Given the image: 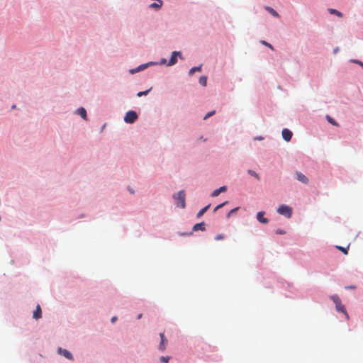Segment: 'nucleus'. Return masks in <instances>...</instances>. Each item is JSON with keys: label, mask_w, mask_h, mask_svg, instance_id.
I'll use <instances>...</instances> for the list:
<instances>
[{"label": "nucleus", "mask_w": 363, "mask_h": 363, "mask_svg": "<svg viewBox=\"0 0 363 363\" xmlns=\"http://www.w3.org/2000/svg\"><path fill=\"white\" fill-rule=\"evenodd\" d=\"M185 196V192L183 190L179 191L176 195L174 196V198L177 201V206L182 208H184L186 206Z\"/></svg>", "instance_id": "obj_2"}, {"label": "nucleus", "mask_w": 363, "mask_h": 363, "mask_svg": "<svg viewBox=\"0 0 363 363\" xmlns=\"http://www.w3.org/2000/svg\"><path fill=\"white\" fill-rule=\"evenodd\" d=\"M138 115L136 112L134 111H129L126 113L124 121L128 123H133L136 121Z\"/></svg>", "instance_id": "obj_4"}, {"label": "nucleus", "mask_w": 363, "mask_h": 363, "mask_svg": "<svg viewBox=\"0 0 363 363\" xmlns=\"http://www.w3.org/2000/svg\"><path fill=\"white\" fill-rule=\"evenodd\" d=\"M238 210V208H235L232 209L231 211H230L229 213H228V217H229L231 214L235 213Z\"/></svg>", "instance_id": "obj_29"}, {"label": "nucleus", "mask_w": 363, "mask_h": 363, "mask_svg": "<svg viewBox=\"0 0 363 363\" xmlns=\"http://www.w3.org/2000/svg\"><path fill=\"white\" fill-rule=\"evenodd\" d=\"M265 9L274 17H277V18L279 17V13L272 8L267 6V7H265Z\"/></svg>", "instance_id": "obj_16"}, {"label": "nucleus", "mask_w": 363, "mask_h": 363, "mask_svg": "<svg viewBox=\"0 0 363 363\" xmlns=\"http://www.w3.org/2000/svg\"><path fill=\"white\" fill-rule=\"evenodd\" d=\"M130 193L134 194V191H133V189H130Z\"/></svg>", "instance_id": "obj_39"}, {"label": "nucleus", "mask_w": 363, "mask_h": 363, "mask_svg": "<svg viewBox=\"0 0 363 363\" xmlns=\"http://www.w3.org/2000/svg\"><path fill=\"white\" fill-rule=\"evenodd\" d=\"M277 212L285 216L286 218H289L292 215V208L286 205H281L278 209Z\"/></svg>", "instance_id": "obj_3"}, {"label": "nucleus", "mask_w": 363, "mask_h": 363, "mask_svg": "<svg viewBox=\"0 0 363 363\" xmlns=\"http://www.w3.org/2000/svg\"><path fill=\"white\" fill-rule=\"evenodd\" d=\"M224 238V235H222V234H219V235H217L216 237H215V240H223Z\"/></svg>", "instance_id": "obj_28"}, {"label": "nucleus", "mask_w": 363, "mask_h": 363, "mask_svg": "<svg viewBox=\"0 0 363 363\" xmlns=\"http://www.w3.org/2000/svg\"><path fill=\"white\" fill-rule=\"evenodd\" d=\"M130 193L134 194V191H133V189H130Z\"/></svg>", "instance_id": "obj_40"}, {"label": "nucleus", "mask_w": 363, "mask_h": 363, "mask_svg": "<svg viewBox=\"0 0 363 363\" xmlns=\"http://www.w3.org/2000/svg\"><path fill=\"white\" fill-rule=\"evenodd\" d=\"M330 299L333 300V301L334 302V303L335 305L336 311L337 312L342 313L345 315L346 320H349L350 319L349 314L346 311L344 305L342 303V301H341L340 298H339V296L335 294L332 295L330 296Z\"/></svg>", "instance_id": "obj_1"}, {"label": "nucleus", "mask_w": 363, "mask_h": 363, "mask_svg": "<svg viewBox=\"0 0 363 363\" xmlns=\"http://www.w3.org/2000/svg\"><path fill=\"white\" fill-rule=\"evenodd\" d=\"M58 353L63 355L65 357H66L67 359H68L69 360H73V356L71 354V352L65 349H62V348L60 347L58 349Z\"/></svg>", "instance_id": "obj_7"}, {"label": "nucleus", "mask_w": 363, "mask_h": 363, "mask_svg": "<svg viewBox=\"0 0 363 363\" xmlns=\"http://www.w3.org/2000/svg\"><path fill=\"white\" fill-rule=\"evenodd\" d=\"M248 173L255 177V178H257L258 180H259V174H257L255 172L252 171V170H248Z\"/></svg>", "instance_id": "obj_24"}, {"label": "nucleus", "mask_w": 363, "mask_h": 363, "mask_svg": "<svg viewBox=\"0 0 363 363\" xmlns=\"http://www.w3.org/2000/svg\"><path fill=\"white\" fill-rule=\"evenodd\" d=\"M326 118H327V120L328 121V122L330 123L331 124H333L334 125H337V126L338 125V124L336 123V121L333 118H332L330 116H327Z\"/></svg>", "instance_id": "obj_22"}, {"label": "nucleus", "mask_w": 363, "mask_h": 363, "mask_svg": "<svg viewBox=\"0 0 363 363\" xmlns=\"http://www.w3.org/2000/svg\"><path fill=\"white\" fill-rule=\"evenodd\" d=\"M336 247H337L340 251H341L342 252H343L345 255H347V254H348V248H349V245H348L347 247H342V246H336Z\"/></svg>", "instance_id": "obj_21"}, {"label": "nucleus", "mask_w": 363, "mask_h": 363, "mask_svg": "<svg viewBox=\"0 0 363 363\" xmlns=\"http://www.w3.org/2000/svg\"><path fill=\"white\" fill-rule=\"evenodd\" d=\"M199 83L203 86H206V84H207V77L206 76H201L200 78H199Z\"/></svg>", "instance_id": "obj_19"}, {"label": "nucleus", "mask_w": 363, "mask_h": 363, "mask_svg": "<svg viewBox=\"0 0 363 363\" xmlns=\"http://www.w3.org/2000/svg\"><path fill=\"white\" fill-rule=\"evenodd\" d=\"M210 207V204L209 205H207L206 206L203 207V208H201L199 213H197V217L199 218L201 217V216H203L206 212V211L208 209V208Z\"/></svg>", "instance_id": "obj_17"}, {"label": "nucleus", "mask_w": 363, "mask_h": 363, "mask_svg": "<svg viewBox=\"0 0 363 363\" xmlns=\"http://www.w3.org/2000/svg\"><path fill=\"white\" fill-rule=\"evenodd\" d=\"M162 5V0H157V2L152 3L150 5V8L158 9H160Z\"/></svg>", "instance_id": "obj_14"}, {"label": "nucleus", "mask_w": 363, "mask_h": 363, "mask_svg": "<svg viewBox=\"0 0 363 363\" xmlns=\"http://www.w3.org/2000/svg\"><path fill=\"white\" fill-rule=\"evenodd\" d=\"M77 113L79 116H81V117L83 118L84 119L86 118V111L85 110V108H84L82 107L78 108Z\"/></svg>", "instance_id": "obj_15"}, {"label": "nucleus", "mask_w": 363, "mask_h": 363, "mask_svg": "<svg viewBox=\"0 0 363 363\" xmlns=\"http://www.w3.org/2000/svg\"><path fill=\"white\" fill-rule=\"evenodd\" d=\"M160 336L161 341H160V343L159 345V350L160 351L163 352L166 349V346L167 345V340L165 337L164 334L163 333H161L160 334Z\"/></svg>", "instance_id": "obj_6"}, {"label": "nucleus", "mask_w": 363, "mask_h": 363, "mask_svg": "<svg viewBox=\"0 0 363 363\" xmlns=\"http://www.w3.org/2000/svg\"><path fill=\"white\" fill-rule=\"evenodd\" d=\"M218 209H219V208H218V206H216V207H215V208H214L213 211H214V212H216V211H217Z\"/></svg>", "instance_id": "obj_35"}, {"label": "nucleus", "mask_w": 363, "mask_h": 363, "mask_svg": "<svg viewBox=\"0 0 363 363\" xmlns=\"http://www.w3.org/2000/svg\"><path fill=\"white\" fill-rule=\"evenodd\" d=\"M177 57H179L181 59H182L181 52L174 51L172 53V56H171L169 62H167V66H172V65H175L177 63Z\"/></svg>", "instance_id": "obj_5"}, {"label": "nucleus", "mask_w": 363, "mask_h": 363, "mask_svg": "<svg viewBox=\"0 0 363 363\" xmlns=\"http://www.w3.org/2000/svg\"><path fill=\"white\" fill-rule=\"evenodd\" d=\"M276 233L277 234H279V235H284L286 233V232L284 230H281V229H277L276 230Z\"/></svg>", "instance_id": "obj_30"}, {"label": "nucleus", "mask_w": 363, "mask_h": 363, "mask_svg": "<svg viewBox=\"0 0 363 363\" xmlns=\"http://www.w3.org/2000/svg\"><path fill=\"white\" fill-rule=\"evenodd\" d=\"M358 63L363 67V63L361 62H358Z\"/></svg>", "instance_id": "obj_36"}, {"label": "nucleus", "mask_w": 363, "mask_h": 363, "mask_svg": "<svg viewBox=\"0 0 363 363\" xmlns=\"http://www.w3.org/2000/svg\"><path fill=\"white\" fill-rule=\"evenodd\" d=\"M199 230H202V231L205 230V223H204V222H201V223H196V225H194V226L193 227V230L194 231H197Z\"/></svg>", "instance_id": "obj_13"}, {"label": "nucleus", "mask_w": 363, "mask_h": 363, "mask_svg": "<svg viewBox=\"0 0 363 363\" xmlns=\"http://www.w3.org/2000/svg\"><path fill=\"white\" fill-rule=\"evenodd\" d=\"M117 320V318L116 316H113L112 318H111V322L113 323L116 322V320Z\"/></svg>", "instance_id": "obj_33"}, {"label": "nucleus", "mask_w": 363, "mask_h": 363, "mask_svg": "<svg viewBox=\"0 0 363 363\" xmlns=\"http://www.w3.org/2000/svg\"><path fill=\"white\" fill-rule=\"evenodd\" d=\"M161 62H162V63H165V62H166V60H164H164H162Z\"/></svg>", "instance_id": "obj_37"}, {"label": "nucleus", "mask_w": 363, "mask_h": 363, "mask_svg": "<svg viewBox=\"0 0 363 363\" xmlns=\"http://www.w3.org/2000/svg\"><path fill=\"white\" fill-rule=\"evenodd\" d=\"M262 43L263 45H266V46L269 47L270 49L274 50L273 46H272L271 44L268 43L267 42H266V41H264V40H263V41H262Z\"/></svg>", "instance_id": "obj_27"}, {"label": "nucleus", "mask_w": 363, "mask_h": 363, "mask_svg": "<svg viewBox=\"0 0 363 363\" xmlns=\"http://www.w3.org/2000/svg\"><path fill=\"white\" fill-rule=\"evenodd\" d=\"M151 89H148V90H146V91H140L137 94V96L140 97L143 95H147L148 94V92L150 91Z\"/></svg>", "instance_id": "obj_25"}, {"label": "nucleus", "mask_w": 363, "mask_h": 363, "mask_svg": "<svg viewBox=\"0 0 363 363\" xmlns=\"http://www.w3.org/2000/svg\"><path fill=\"white\" fill-rule=\"evenodd\" d=\"M282 137H283L284 140H286V142L290 141L292 138L291 131L289 130V129L284 128L282 130Z\"/></svg>", "instance_id": "obj_9"}, {"label": "nucleus", "mask_w": 363, "mask_h": 363, "mask_svg": "<svg viewBox=\"0 0 363 363\" xmlns=\"http://www.w3.org/2000/svg\"><path fill=\"white\" fill-rule=\"evenodd\" d=\"M264 214L265 213L264 211L258 212L257 214V219L259 222L266 224L269 222V220L267 218L264 217Z\"/></svg>", "instance_id": "obj_10"}, {"label": "nucleus", "mask_w": 363, "mask_h": 363, "mask_svg": "<svg viewBox=\"0 0 363 363\" xmlns=\"http://www.w3.org/2000/svg\"><path fill=\"white\" fill-rule=\"evenodd\" d=\"M16 108V105H13V106H12V108Z\"/></svg>", "instance_id": "obj_41"}, {"label": "nucleus", "mask_w": 363, "mask_h": 363, "mask_svg": "<svg viewBox=\"0 0 363 363\" xmlns=\"http://www.w3.org/2000/svg\"><path fill=\"white\" fill-rule=\"evenodd\" d=\"M228 203V201H225L219 205H218V207L220 208H221L222 207H223L224 206H225L226 204Z\"/></svg>", "instance_id": "obj_32"}, {"label": "nucleus", "mask_w": 363, "mask_h": 363, "mask_svg": "<svg viewBox=\"0 0 363 363\" xmlns=\"http://www.w3.org/2000/svg\"><path fill=\"white\" fill-rule=\"evenodd\" d=\"M329 12L332 14H335L337 15V16L339 17H342V13L340 11H338L336 9H329Z\"/></svg>", "instance_id": "obj_20"}, {"label": "nucleus", "mask_w": 363, "mask_h": 363, "mask_svg": "<svg viewBox=\"0 0 363 363\" xmlns=\"http://www.w3.org/2000/svg\"><path fill=\"white\" fill-rule=\"evenodd\" d=\"M142 317V314L138 315V318L140 319Z\"/></svg>", "instance_id": "obj_38"}, {"label": "nucleus", "mask_w": 363, "mask_h": 363, "mask_svg": "<svg viewBox=\"0 0 363 363\" xmlns=\"http://www.w3.org/2000/svg\"><path fill=\"white\" fill-rule=\"evenodd\" d=\"M355 286H347L346 289H354Z\"/></svg>", "instance_id": "obj_34"}, {"label": "nucleus", "mask_w": 363, "mask_h": 363, "mask_svg": "<svg viewBox=\"0 0 363 363\" xmlns=\"http://www.w3.org/2000/svg\"><path fill=\"white\" fill-rule=\"evenodd\" d=\"M226 190H227L226 186H223L220 187L219 189H217L214 190V191L212 192L211 196H212L213 197H216V196H218L220 193L226 191Z\"/></svg>", "instance_id": "obj_12"}, {"label": "nucleus", "mask_w": 363, "mask_h": 363, "mask_svg": "<svg viewBox=\"0 0 363 363\" xmlns=\"http://www.w3.org/2000/svg\"><path fill=\"white\" fill-rule=\"evenodd\" d=\"M201 69V65L194 67L191 69H190L189 74V75H192L195 72H200Z\"/></svg>", "instance_id": "obj_18"}, {"label": "nucleus", "mask_w": 363, "mask_h": 363, "mask_svg": "<svg viewBox=\"0 0 363 363\" xmlns=\"http://www.w3.org/2000/svg\"><path fill=\"white\" fill-rule=\"evenodd\" d=\"M296 179L301 182V183L303 184H308V179L307 178V177L306 175H304L303 173L301 172H297L296 173Z\"/></svg>", "instance_id": "obj_8"}, {"label": "nucleus", "mask_w": 363, "mask_h": 363, "mask_svg": "<svg viewBox=\"0 0 363 363\" xmlns=\"http://www.w3.org/2000/svg\"><path fill=\"white\" fill-rule=\"evenodd\" d=\"M147 67V65H142L137 69V71L142 70Z\"/></svg>", "instance_id": "obj_31"}, {"label": "nucleus", "mask_w": 363, "mask_h": 363, "mask_svg": "<svg viewBox=\"0 0 363 363\" xmlns=\"http://www.w3.org/2000/svg\"><path fill=\"white\" fill-rule=\"evenodd\" d=\"M169 359H170V357L169 356H166V357L162 356L160 357V361L162 363H168Z\"/></svg>", "instance_id": "obj_23"}, {"label": "nucleus", "mask_w": 363, "mask_h": 363, "mask_svg": "<svg viewBox=\"0 0 363 363\" xmlns=\"http://www.w3.org/2000/svg\"><path fill=\"white\" fill-rule=\"evenodd\" d=\"M41 316H42L41 308H40V305H38L36 306L35 311L33 312V318L34 319L38 320V319L40 318Z\"/></svg>", "instance_id": "obj_11"}, {"label": "nucleus", "mask_w": 363, "mask_h": 363, "mask_svg": "<svg viewBox=\"0 0 363 363\" xmlns=\"http://www.w3.org/2000/svg\"><path fill=\"white\" fill-rule=\"evenodd\" d=\"M215 113H216V111H210V112H208V113L205 116L204 119H206V118H208V117H210V116H211L214 115V114H215Z\"/></svg>", "instance_id": "obj_26"}]
</instances>
